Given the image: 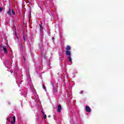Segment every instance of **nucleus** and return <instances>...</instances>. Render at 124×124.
I'll return each mask as SVG.
<instances>
[{"label": "nucleus", "instance_id": "nucleus-1", "mask_svg": "<svg viewBox=\"0 0 124 124\" xmlns=\"http://www.w3.org/2000/svg\"><path fill=\"white\" fill-rule=\"evenodd\" d=\"M70 50H71V47L69 46H67L66 47V51L65 54L66 56H67V59L69 62H72V58H71V52H70Z\"/></svg>", "mask_w": 124, "mask_h": 124}, {"label": "nucleus", "instance_id": "nucleus-2", "mask_svg": "<svg viewBox=\"0 0 124 124\" xmlns=\"http://www.w3.org/2000/svg\"><path fill=\"white\" fill-rule=\"evenodd\" d=\"M8 121L9 120H11V124H15V122H16V117L15 116H14L13 117H10L9 118H8Z\"/></svg>", "mask_w": 124, "mask_h": 124}, {"label": "nucleus", "instance_id": "nucleus-3", "mask_svg": "<svg viewBox=\"0 0 124 124\" xmlns=\"http://www.w3.org/2000/svg\"><path fill=\"white\" fill-rule=\"evenodd\" d=\"M62 109V105H61V104H59V105H58L57 107V112H58V113H61Z\"/></svg>", "mask_w": 124, "mask_h": 124}, {"label": "nucleus", "instance_id": "nucleus-4", "mask_svg": "<svg viewBox=\"0 0 124 124\" xmlns=\"http://www.w3.org/2000/svg\"><path fill=\"white\" fill-rule=\"evenodd\" d=\"M85 110L86 111V112H88V113H90L91 112V108H90V107L87 106L85 107Z\"/></svg>", "mask_w": 124, "mask_h": 124}, {"label": "nucleus", "instance_id": "nucleus-5", "mask_svg": "<svg viewBox=\"0 0 124 124\" xmlns=\"http://www.w3.org/2000/svg\"><path fill=\"white\" fill-rule=\"evenodd\" d=\"M1 48H2L3 51L5 52V53H7V49L4 46H1Z\"/></svg>", "mask_w": 124, "mask_h": 124}, {"label": "nucleus", "instance_id": "nucleus-6", "mask_svg": "<svg viewBox=\"0 0 124 124\" xmlns=\"http://www.w3.org/2000/svg\"><path fill=\"white\" fill-rule=\"evenodd\" d=\"M7 14L11 16V9H9V11L7 12Z\"/></svg>", "mask_w": 124, "mask_h": 124}, {"label": "nucleus", "instance_id": "nucleus-7", "mask_svg": "<svg viewBox=\"0 0 124 124\" xmlns=\"http://www.w3.org/2000/svg\"><path fill=\"white\" fill-rule=\"evenodd\" d=\"M43 88L45 91H46V86H45V85L43 84Z\"/></svg>", "mask_w": 124, "mask_h": 124}, {"label": "nucleus", "instance_id": "nucleus-8", "mask_svg": "<svg viewBox=\"0 0 124 124\" xmlns=\"http://www.w3.org/2000/svg\"><path fill=\"white\" fill-rule=\"evenodd\" d=\"M39 26H40V30H43V27H42V25L39 24Z\"/></svg>", "mask_w": 124, "mask_h": 124}, {"label": "nucleus", "instance_id": "nucleus-9", "mask_svg": "<svg viewBox=\"0 0 124 124\" xmlns=\"http://www.w3.org/2000/svg\"><path fill=\"white\" fill-rule=\"evenodd\" d=\"M12 12L13 13V15H15V12L13 10V9H12Z\"/></svg>", "mask_w": 124, "mask_h": 124}, {"label": "nucleus", "instance_id": "nucleus-10", "mask_svg": "<svg viewBox=\"0 0 124 124\" xmlns=\"http://www.w3.org/2000/svg\"><path fill=\"white\" fill-rule=\"evenodd\" d=\"M2 10H3V8L0 7V12H1V11H2Z\"/></svg>", "mask_w": 124, "mask_h": 124}, {"label": "nucleus", "instance_id": "nucleus-11", "mask_svg": "<svg viewBox=\"0 0 124 124\" xmlns=\"http://www.w3.org/2000/svg\"><path fill=\"white\" fill-rule=\"evenodd\" d=\"M46 118H47V116L45 114L44 115V120H45V119H46Z\"/></svg>", "mask_w": 124, "mask_h": 124}, {"label": "nucleus", "instance_id": "nucleus-12", "mask_svg": "<svg viewBox=\"0 0 124 124\" xmlns=\"http://www.w3.org/2000/svg\"><path fill=\"white\" fill-rule=\"evenodd\" d=\"M23 40L24 42L26 41V38L24 37V36H23Z\"/></svg>", "mask_w": 124, "mask_h": 124}, {"label": "nucleus", "instance_id": "nucleus-13", "mask_svg": "<svg viewBox=\"0 0 124 124\" xmlns=\"http://www.w3.org/2000/svg\"><path fill=\"white\" fill-rule=\"evenodd\" d=\"M24 47H25L24 46H23L21 45V48H22V49H24Z\"/></svg>", "mask_w": 124, "mask_h": 124}, {"label": "nucleus", "instance_id": "nucleus-14", "mask_svg": "<svg viewBox=\"0 0 124 124\" xmlns=\"http://www.w3.org/2000/svg\"><path fill=\"white\" fill-rule=\"evenodd\" d=\"M52 40H54L55 39V38L54 37H52Z\"/></svg>", "mask_w": 124, "mask_h": 124}, {"label": "nucleus", "instance_id": "nucleus-15", "mask_svg": "<svg viewBox=\"0 0 124 124\" xmlns=\"http://www.w3.org/2000/svg\"><path fill=\"white\" fill-rule=\"evenodd\" d=\"M42 114L44 115H45V114H44V113L43 112V111H42Z\"/></svg>", "mask_w": 124, "mask_h": 124}, {"label": "nucleus", "instance_id": "nucleus-16", "mask_svg": "<svg viewBox=\"0 0 124 124\" xmlns=\"http://www.w3.org/2000/svg\"><path fill=\"white\" fill-rule=\"evenodd\" d=\"M23 58H24V61H25V60H26V58H25V57H23Z\"/></svg>", "mask_w": 124, "mask_h": 124}, {"label": "nucleus", "instance_id": "nucleus-17", "mask_svg": "<svg viewBox=\"0 0 124 124\" xmlns=\"http://www.w3.org/2000/svg\"><path fill=\"white\" fill-rule=\"evenodd\" d=\"M47 117H48V118H50V117H51V116H48Z\"/></svg>", "mask_w": 124, "mask_h": 124}]
</instances>
